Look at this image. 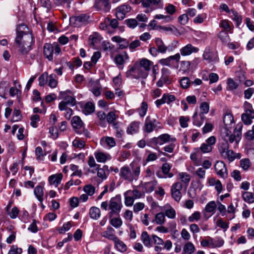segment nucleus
Segmentation results:
<instances>
[{"label": "nucleus", "mask_w": 254, "mask_h": 254, "mask_svg": "<svg viewBox=\"0 0 254 254\" xmlns=\"http://www.w3.org/2000/svg\"><path fill=\"white\" fill-rule=\"evenodd\" d=\"M111 224L116 228L120 227L122 224L123 222L121 218H114L110 220Z\"/></svg>", "instance_id": "51"}, {"label": "nucleus", "mask_w": 254, "mask_h": 254, "mask_svg": "<svg viewBox=\"0 0 254 254\" xmlns=\"http://www.w3.org/2000/svg\"><path fill=\"white\" fill-rule=\"evenodd\" d=\"M118 118V116L116 115L114 112H110L107 115L106 119L109 124H112Z\"/></svg>", "instance_id": "53"}, {"label": "nucleus", "mask_w": 254, "mask_h": 254, "mask_svg": "<svg viewBox=\"0 0 254 254\" xmlns=\"http://www.w3.org/2000/svg\"><path fill=\"white\" fill-rule=\"evenodd\" d=\"M127 25L130 28H134L137 25V21L135 19H128L125 20Z\"/></svg>", "instance_id": "61"}, {"label": "nucleus", "mask_w": 254, "mask_h": 254, "mask_svg": "<svg viewBox=\"0 0 254 254\" xmlns=\"http://www.w3.org/2000/svg\"><path fill=\"white\" fill-rule=\"evenodd\" d=\"M220 27L222 28L224 31L230 32L231 30V27L227 20H222L219 23Z\"/></svg>", "instance_id": "47"}, {"label": "nucleus", "mask_w": 254, "mask_h": 254, "mask_svg": "<svg viewBox=\"0 0 254 254\" xmlns=\"http://www.w3.org/2000/svg\"><path fill=\"white\" fill-rule=\"evenodd\" d=\"M21 119V112L19 109H14L13 117L12 122H17Z\"/></svg>", "instance_id": "64"}, {"label": "nucleus", "mask_w": 254, "mask_h": 254, "mask_svg": "<svg viewBox=\"0 0 254 254\" xmlns=\"http://www.w3.org/2000/svg\"><path fill=\"white\" fill-rule=\"evenodd\" d=\"M89 16L86 14H82L70 18V21H74V25L76 27H80L86 24L88 21Z\"/></svg>", "instance_id": "16"}, {"label": "nucleus", "mask_w": 254, "mask_h": 254, "mask_svg": "<svg viewBox=\"0 0 254 254\" xmlns=\"http://www.w3.org/2000/svg\"><path fill=\"white\" fill-rule=\"evenodd\" d=\"M101 236L104 238L113 241L117 239V238L115 235V230L111 226H108L106 231L102 232Z\"/></svg>", "instance_id": "19"}, {"label": "nucleus", "mask_w": 254, "mask_h": 254, "mask_svg": "<svg viewBox=\"0 0 254 254\" xmlns=\"http://www.w3.org/2000/svg\"><path fill=\"white\" fill-rule=\"evenodd\" d=\"M183 185L181 182L174 183L171 187V195L176 201H179L182 197L181 190L182 189Z\"/></svg>", "instance_id": "13"}, {"label": "nucleus", "mask_w": 254, "mask_h": 254, "mask_svg": "<svg viewBox=\"0 0 254 254\" xmlns=\"http://www.w3.org/2000/svg\"><path fill=\"white\" fill-rule=\"evenodd\" d=\"M94 110V105L92 103L88 102L84 106L82 111L85 115H88L93 113Z\"/></svg>", "instance_id": "32"}, {"label": "nucleus", "mask_w": 254, "mask_h": 254, "mask_svg": "<svg viewBox=\"0 0 254 254\" xmlns=\"http://www.w3.org/2000/svg\"><path fill=\"white\" fill-rule=\"evenodd\" d=\"M116 10L121 11L126 15V14L130 10V7L127 5L124 4L118 6L116 8Z\"/></svg>", "instance_id": "58"}, {"label": "nucleus", "mask_w": 254, "mask_h": 254, "mask_svg": "<svg viewBox=\"0 0 254 254\" xmlns=\"http://www.w3.org/2000/svg\"><path fill=\"white\" fill-rule=\"evenodd\" d=\"M71 125L75 131L78 134H84L86 136L89 137V133L85 129L83 123L78 116H74L71 120Z\"/></svg>", "instance_id": "9"}, {"label": "nucleus", "mask_w": 254, "mask_h": 254, "mask_svg": "<svg viewBox=\"0 0 254 254\" xmlns=\"http://www.w3.org/2000/svg\"><path fill=\"white\" fill-rule=\"evenodd\" d=\"M128 54L127 52H124L122 54L117 55L115 57L114 62L119 68L122 69L126 61L128 60Z\"/></svg>", "instance_id": "14"}, {"label": "nucleus", "mask_w": 254, "mask_h": 254, "mask_svg": "<svg viewBox=\"0 0 254 254\" xmlns=\"http://www.w3.org/2000/svg\"><path fill=\"white\" fill-rule=\"evenodd\" d=\"M251 115H253V114L246 113L243 114L241 116L242 120L246 125H251L252 123V119L254 118V117H251Z\"/></svg>", "instance_id": "43"}, {"label": "nucleus", "mask_w": 254, "mask_h": 254, "mask_svg": "<svg viewBox=\"0 0 254 254\" xmlns=\"http://www.w3.org/2000/svg\"><path fill=\"white\" fill-rule=\"evenodd\" d=\"M63 175L62 173L56 174L49 177L48 181L51 185H55L56 187L61 184Z\"/></svg>", "instance_id": "20"}, {"label": "nucleus", "mask_w": 254, "mask_h": 254, "mask_svg": "<svg viewBox=\"0 0 254 254\" xmlns=\"http://www.w3.org/2000/svg\"><path fill=\"white\" fill-rule=\"evenodd\" d=\"M160 124V123L157 121L156 119L152 118L148 116L145 119L143 130L147 133H151L154 130H157L161 128L162 127L159 126Z\"/></svg>", "instance_id": "8"}, {"label": "nucleus", "mask_w": 254, "mask_h": 254, "mask_svg": "<svg viewBox=\"0 0 254 254\" xmlns=\"http://www.w3.org/2000/svg\"><path fill=\"white\" fill-rule=\"evenodd\" d=\"M125 195V203L127 206H131L133 205L134 199L130 194H126V192Z\"/></svg>", "instance_id": "54"}, {"label": "nucleus", "mask_w": 254, "mask_h": 254, "mask_svg": "<svg viewBox=\"0 0 254 254\" xmlns=\"http://www.w3.org/2000/svg\"><path fill=\"white\" fill-rule=\"evenodd\" d=\"M115 244V246L118 251H120L121 253L125 252L127 251V247L126 244L122 241H121L118 237L117 239L115 240L114 241Z\"/></svg>", "instance_id": "30"}, {"label": "nucleus", "mask_w": 254, "mask_h": 254, "mask_svg": "<svg viewBox=\"0 0 254 254\" xmlns=\"http://www.w3.org/2000/svg\"><path fill=\"white\" fill-rule=\"evenodd\" d=\"M96 169L97 170V176L98 177L102 179L107 178L106 171H108V167L107 166L104 165L102 168L97 167Z\"/></svg>", "instance_id": "41"}, {"label": "nucleus", "mask_w": 254, "mask_h": 254, "mask_svg": "<svg viewBox=\"0 0 254 254\" xmlns=\"http://www.w3.org/2000/svg\"><path fill=\"white\" fill-rule=\"evenodd\" d=\"M44 55L50 61L53 60L54 46L52 44L46 43L44 46Z\"/></svg>", "instance_id": "17"}, {"label": "nucleus", "mask_w": 254, "mask_h": 254, "mask_svg": "<svg viewBox=\"0 0 254 254\" xmlns=\"http://www.w3.org/2000/svg\"><path fill=\"white\" fill-rule=\"evenodd\" d=\"M216 208V205L214 201L208 202L205 206V210L207 212L214 213Z\"/></svg>", "instance_id": "48"}, {"label": "nucleus", "mask_w": 254, "mask_h": 254, "mask_svg": "<svg viewBox=\"0 0 254 254\" xmlns=\"http://www.w3.org/2000/svg\"><path fill=\"white\" fill-rule=\"evenodd\" d=\"M141 240L145 246L151 247L152 246V238L148 234L147 232L144 231L142 233Z\"/></svg>", "instance_id": "25"}, {"label": "nucleus", "mask_w": 254, "mask_h": 254, "mask_svg": "<svg viewBox=\"0 0 254 254\" xmlns=\"http://www.w3.org/2000/svg\"><path fill=\"white\" fill-rule=\"evenodd\" d=\"M152 64L153 62L146 58L138 59L133 65L128 66L126 75L127 77L131 79H145Z\"/></svg>", "instance_id": "1"}, {"label": "nucleus", "mask_w": 254, "mask_h": 254, "mask_svg": "<svg viewBox=\"0 0 254 254\" xmlns=\"http://www.w3.org/2000/svg\"><path fill=\"white\" fill-rule=\"evenodd\" d=\"M94 156L97 162L100 163H105L107 160H109L111 159V156L109 154L101 152H95Z\"/></svg>", "instance_id": "23"}, {"label": "nucleus", "mask_w": 254, "mask_h": 254, "mask_svg": "<svg viewBox=\"0 0 254 254\" xmlns=\"http://www.w3.org/2000/svg\"><path fill=\"white\" fill-rule=\"evenodd\" d=\"M165 222V214L163 212L157 213L152 220V223H154L157 225H162Z\"/></svg>", "instance_id": "35"}, {"label": "nucleus", "mask_w": 254, "mask_h": 254, "mask_svg": "<svg viewBox=\"0 0 254 254\" xmlns=\"http://www.w3.org/2000/svg\"><path fill=\"white\" fill-rule=\"evenodd\" d=\"M89 215L91 218L97 220L101 215V211L99 208L95 206L91 207L89 210Z\"/></svg>", "instance_id": "31"}, {"label": "nucleus", "mask_w": 254, "mask_h": 254, "mask_svg": "<svg viewBox=\"0 0 254 254\" xmlns=\"http://www.w3.org/2000/svg\"><path fill=\"white\" fill-rule=\"evenodd\" d=\"M190 121L189 117L181 116L179 119V123L182 127L185 128L188 126V122Z\"/></svg>", "instance_id": "56"}, {"label": "nucleus", "mask_w": 254, "mask_h": 254, "mask_svg": "<svg viewBox=\"0 0 254 254\" xmlns=\"http://www.w3.org/2000/svg\"><path fill=\"white\" fill-rule=\"evenodd\" d=\"M200 218V213L198 211H195L189 217V221L190 222H193L194 221H198Z\"/></svg>", "instance_id": "60"}, {"label": "nucleus", "mask_w": 254, "mask_h": 254, "mask_svg": "<svg viewBox=\"0 0 254 254\" xmlns=\"http://www.w3.org/2000/svg\"><path fill=\"white\" fill-rule=\"evenodd\" d=\"M180 85L183 89H187L189 87L191 82L187 77H182L180 81Z\"/></svg>", "instance_id": "49"}, {"label": "nucleus", "mask_w": 254, "mask_h": 254, "mask_svg": "<svg viewBox=\"0 0 254 254\" xmlns=\"http://www.w3.org/2000/svg\"><path fill=\"white\" fill-rule=\"evenodd\" d=\"M223 123L225 125V128L222 132V137L224 140L229 141L230 143L235 142L237 144L241 138L242 127L241 126L238 129L236 128L234 130V133H232L229 128L232 127V125L234 124V121L233 116L231 113H226L223 118Z\"/></svg>", "instance_id": "3"}, {"label": "nucleus", "mask_w": 254, "mask_h": 254, "mask_svg": "<svg viewBox=\"0 0 254 254\" xmlns=\"http://www.w3.org/2000/svg\"><path fill=\"white\" fill-rule=\"evenodd\" d=\"M27 28L26 25L21 24L16 29V36L15 42L18 52L21 55L27 54L31 50V46L34 44V40L31 33H26L23 30Z\"/></svg>", "instance_id": "2"}, {"label": "nucleus", "mask_w": 254, "mask_h": 254, "mask_svg": "<svg viewBox=\"0 0 254 254\" xmlns=\"http://www.w3.org/2000/svg\"><path fill=\"white\" fill-rule=\"evenodd\" d=\"M66 92H61V94L63 95V100L61 101L59 104V108L61 111H64L66 109L67 106H74L76 105V100L74 97L72 96L66 95ZM70 92V91H68Z\"/></svg>", "instance_id": "10"}, {"label": "nucleus", "mask_w": 254, "mask_h": 254, "mask_svg": "<svg viewBox=\"0 0 254 254\" xmlns=\"http://www.w3.org/2000/svg\"><path fill=\"white\" fill-rule=\"evenodd\" d=\"M203 58L209 62H215L217 60V55L216 52L211 51L210 49H206L203 54Z\"/></svg>", "instance_id": "21"}, {"label": "nucleus", "mask_w": 254, "mask_h": 254, "mask_svg": "<svg viewBox=\"0 0 254 254\" xmlns=\"http://www.w3.org/2000/svg\"><path fill=\"white\" fill-rule=\"evenodd\" d=\"M179 177L181 181L187 185H188L190 181V175L186 172L180 173Z\"/></svg>", "instance_id": "46"}, {"label": "nucleus", "mask_w": 254, "mask_h": 254, "mask_svg": "<svg viewBox=\"0 0 254 254\" xmlns=\"http://www.w3.org/2000/svg\"><path fill=\"white\" fill-rule=\"evenodd\" d=\"M122 207L123 204L120 195H117L115 197H112L109 201V210H110V216H112L114 215H119Z\"/></svg>", "instance_id": "6"}, {"label": "nucleus", "mask_w": 254, "mask_h": 254, "mask_svg": "<svg viewBox=\"0 0 254 254\" xmlns=\"http://www.w3.org/2000/svg\"><path fill=\"white\" fill-rule=\"evenodd\" d=\"M224 243V240L220 237L215 239L210 238V245L213 248L221 247L223 245Z\"/></svg>", "instance_id": "38"}, {"label": "nucleus", "mask_w": 254, "mask_h": 254, "mask_svg": "<svg viewBox=\"0 0 254 254\" xmlns=\"http://www.w3.org/2000/svg\"><path fill=\"white\" fill-rule=\"evenodd\" d=\"M241 167L244 170H247L251 165V162L248 158L242 159L240 162Z\"/></svg>", "instance_id": "52"}, {"label": "nucleus", "mask_w": 254, "mask_h": 254, "mask_svg": "<svg viewBox=\"0 0 254 254\" xmlns=\"http://www.w3.org/2000/svg\"><path fill=\"white\" fill-rule=\"evenodd\" d=\"M140 168L139 166H134L129 168L128 166H124L120 170V175L124 180L129 182L136 180L140 174Z\"/></svg>", "instance_id": "5"}, {"label": "nucleus", "mask_w": 254, "mask_h": 254, "mask_svg": "<svg viewBox=\"0 0 254 254\" xmlns=\"http://www.w3.org/2000/svg\"><path fill=\"white\" fill-rule=\"evenodd\" d=\"M112 40L119 44L120 49L127 48L129 46V42L126 39H123L120 36H114L112 38Z\"/></svg>", "instance_id": "22"}, {"label": "nucleus", "mask_w": 254, "mask_h": 254, "mask_svg": "<svg viewBox=\"0 0 254 254\" xmlns=\"http://www.w3.org/2000/svg\"><path fill=\"white\" fill-rule=\"evenodd\" d=\"M83 190L87 195L92 196L95 192V188L91 185H87L84 187Z\"/></svg>", "instance_id": "50"}, {"label": "nucleus", "mask_w": 254, "mask_h": 254, "mask_svg": "<svg viewBox=\"0 0 254 254\" xmlns=\"http://www.w3.org/2000/svg\"><path fill=\"white\" fill-rule=\"evenodd\" d=\"M232 12L233 19L237 22L238 25H240L242 21V17L236 11L232 10Z\"/></svg>", "instance_id": "57"}, {"label": "nucleus", "mask_w": 254, "mask_h": 254, "mask_svg": "<svg viewBox=\"0 0 254 254\" xmlns=\"http://www.w3.org/2000/svg\"><path fill=\"white\" fill-rule=\"evenodd\" d=\"M227 89L228 90L233 91L236 90L239 85L232 78H228L227 80Z\"/></svg>", "instance_id": "44"}, {"label": "nucleus", "mask_w": 254, "mask_h": 254, "mask_svg": "<svg viewBox=\"0 0 254 254\" xmlns=\"http://www.w3.org/2000/svg\"><path fill=\"white\" fill-rule=\"evenodd\" d=\"M142 4L143 7H149L151 6L158 7L161 4V0H142Z\"/></svg>", "instance_id": "27"}, {"label": "nucleus", "mask_w": 254, "mask_h": 254, "mask_svg": "<svg viewBox=\"0 0 254 254\" xmlns=\"http://www.w3.org/2000/svg\"><path fill=\"white\" fill-rule=\"evenodd\" d=\"M48 75L47 73H44L41 75L39 78V84L40 86H43L48 82Z\"/></svg>", "instance_id": "55"}, {"label": "nucleus", "mask_w": 254, "mask_h": 254, "mask_svg": "<svg viewBox=\"0 0 254 254\" xmlns=\"http://www.w3.org/2000/svg\"><path fill=\"white\" fill-rule=\"evenodd\" d=\"M126 194H130L134 199L141 197L143 195V193L136 189H134L132 190H128L126 192Z\"/></svg>", "instance_id": "45"}, {"label": "nucleus", "mask_w": 254, "mask_h": 254, "mask_svg": "<svg viewBox=\"0 0 254 254\" xmlns=\"http://www.w3.org/2000/svg\"><path fill=\"white\" fill-rule=\"evenodd\" d=\"M214 169L217 175L223 179L228 177V171L225 164L222 161H217L214 164Z\"/></svg>", "instance_id": "11"}, {"label": "nucleus", "mask_w": 254, "mask_h": 254, "mask_svg": "<svg viewBox=\"0 0 254 254\" xmlns=\"http://www.w3.org/2000/svg\"><path fill=\"white\" fill-rule=\"evenodd\" d=\"M34 193L38 200L42 202L43 201L44 188L41 186H37L34 190Z\"/></svg>", "instance_id": "29"}, {"label": "nucleus", "mask_w": 254, "mask_h": 254, "mask_svg": "<svg viewBox=\"0 0 254 254\" xmlns=\"http://www.w3.org/2000/svg\"><path fill=\"white\" fill-rule=\"evenodd\" d=\"M101 39V36L98 34L94 33L89 36V42L91 46H94L96 44L100 42Z\"/></svg>", "instance_id": "40"}, {"label": "nucleus", "mask_w": 254, "mask_h": 254, "mask_svg": "<svg viewBox=\"0 0 254 254\" xmlns=\"http://www.w3.org/2000/svg\"><path fill=\"white\" fill-rule=\"evenodd\" d=\"M228 32L224 31H221L217 35L218 38L224 44H227L230 41Z\"/></svg>", "instance_id": "36"}, {"label": "nucleus", "mask_w": 254, "mask_h": 254, "mask_svg": "<svg viewBox=\"0 0 254 254\" xmlns=\"http://www.w3.org/2000/svg\"><path fill=\"white\" fill-rule=\"evenodd\" d=\"M164 214L169 218L174 219L176 217V211L174 208H170L165 210Z\"/></svg>", "instance_id": "59"}, {"label": "nucleus", "mask_w": 254, "mask_h": 254, "mask_svg": "<svg viewBox=\"0 0 254 254\" xmlns=\"http://www.w3.org/2000/svg\"><path fill=\"white\" fill-rule=\"evenodd\" d=\"M199 49L193 46L190 44H188L180 50V54L183 56L190 55L192 53L198 52Z\"/></svg>", "instance_id": "15"}, {"label": "nucleus", "mask_w": 254, "mask_h": 254, "mask_svg": "<svg viewBox=\"0 0 254 254\" xmlns=\"http://www.w3.org/2000/svg\"><path fill=\"white\" fill-rule=\"evenodd\" d=\"M157 181L155 180L146 182L143 184V189L146 192H151L153 191L154 188L157 185Z\"/></svg>", "instance_id": "33"}, {"label": "nucleus", "mask_w": 254, "mask_h": 254, "mask_svg": "<svg viewBox=\"0 0 254 254\" xmlns=\"http://www.w3.org/2000/svg\"><path fill=\"white\" fill-rule=\"evenodd\" d=\"M218 147L219 152L222 158L227 159L230 162H233L235 159H240L241 154L236 153L232 150L229 149V141L224 140Z\"/></svg>", "instance_id": "4"}, {"label": "nucleus", "mask_w": 254, "mask_h": 254, "mask_svg": "<svg viewBox=\"0 0 254 254\" xmlns=\"http://www.w3.org/2000/svg\"><path fill=\"white\" fill-rule=\"evenodd\" d=\"M176 141V138L175 137H171L169 134L164 133L157 137H154L150 139L148 143L150 146L156 145L158 147V145H162L166 143L174 142Z\"/></svg>", "instance_id": "7"}, {"label": "nucleus", "mask_w": 254, "mask_h": 254, "mask_svg": "<svg viewBox=\"0 0 254 254\" xmlns=\"http://www.w3.org/2000/svg\"><path fill=\"white\" fill-rule=\"evenodd\" d=\"M243 200L248 203L254 202V193L249 191H244L242 194Z\"/></svg>", "instance_id": "34"}, {"label": "nucleus", "mask_w": 254, "mask_h": 254, "mask_svg": "<svg viewBox=\"0 0 254 254\" xmlns=\"http://www.w3.org/2000/svg\"><path fill=\"white\" fill-rule=\"evenodd\" d=\"M159 28L165 31L167 34H172L175 35H178L180 34L177 28L173 25H170L169 26H160Z\"/></svg>", "instance_id": "28"}, {"label": "nucleus", "mask_w": 254, "mask_h": 254, "mask_svg": "<svg viewBox=\"0 0 254 254\" xmlns=\"http://www.w3.org/2000/svg\"><path fill=\"white\" fill-rule=\"evenodd\" d=\"M148 110V105L146 102H142L140 107L137 109L139 116L141 118L144 117Z\"/></svg>", "instance_id": "39"}, {"label": "nucleus", "mask_w": 254, "mask_h": 254, "mask_svg": "<svg viewBox=\"0 0 254 254\" xmlns=\"http://www.w3.org/2000/svg\"><path fill=\"white\" fill-rule=\"evenodd\" d=\"M93 7L97 10L107 13L110 10L111 6L110 0H96Z\"/></svg>", "instance_id": "12"}, {"label": "nucleus", "mask_w": 254, "mask_h": 254, "mask_svg": "<svg viewBox=\"0 0 254 254\" xmlns=\"http://www.w3.org/2000/svg\"><path fill=\"white\" fill-rule=\"evenodd\" d=\"M140 123L137 121L132 122L127 127V133L133 135L139 132Z\"/></svg>", "instance_id": "18"}, {"label": "nucleus", "mask_w": 254, "mask_h": 254, "mask_svg": "<svg viewBox=\"0 0 254 254\" xmlns=\"http://www.w3.org/2000/svg\"><path fill=\"white\" fill-rule=\"evenodd\" d=\"M171 167L172 165L168 163H165L163 164L161 167V169L162 173L164 175L165 178H171L173 177V174L172 173H170V171L171 169Z\"/></svg>", "instance_id": "26"}, {"label": "nucleus", "mask_w": 254, "mask_h": 254, "mask_svg": "<svg viewBox=\"0 0 254 254\" xmlns=\"http://www.w3.org/2000/svg\"><path fill=\"white\" fill-rule=\"evenodd\" d=\"M194 250L195 247L194 245L191 243L188 242L184 246L182 254H192Z\"/></svg>", "instance_id": "37"}, {"label": "nucleus", "mask_w": 254, "mask_h": 254, "mask_svg": "<svg viewBox=\"0 0 254 254\" xmlns=\"http://www.w3.org/2000/svg\"><path fill=\"white\" fill-rule=\"evenodd\" d=\"M200 112L202 113L207 114L209 110V105L208 103L204 102L201 103L200 105Z\"/></svg>", "instance_id": "63"}, {"label": "nucleus", "mask_w": 254, "mask_h": 254, "mask_svg": "<svg viewBox=\"0 0 254 254\" xmlns=\"http://www.w3.org/2000/svg\"><path fill=\"white\" fill-rule=\"evenodd\" d=\"M155 43L160 53L165 54L167 52V46L161 38H156Z\"/></svg>", "instance_id": "24"}, {"label": "nucleus", "mask_w": 254, "mask_h": 254, "mask_svg": "<svg viewBox=\"0 0 254 254\" xmlns=\"http://www.w3.org/2000/svg\"><path fill=\"white\" fill-rule=\"evenodd\" d=\"M167 94H164L160 99L156 100L155 103L157 108H159L161 105L167 103Z\"/></svg>", "instance_id": "62"}, {"label": "nucleus", "mask_w": 254, "mask_h": 254, "mask_svg": "<svg viewBox=\"0 0 254 254\" xmlns=\"http://www.w3.org/2000/svg\"><path fill=\"white\" fill-rule=\"evenodd\" d=\"M55 74H51L48 76V84L52 88L56 87L58 84V80L56 79Z\"/></svg>", "instance_id": "42"}]
</instances>
